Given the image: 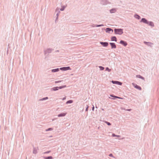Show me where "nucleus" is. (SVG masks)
Instances as JSON below:
<instances>
[{"label": "nucleus", "instance_id": "39", "mask_svg": "<svg viewBox=\"0 0 159 159\" xmlns=\"http://www.w3.org/2000/svg\"><path fill=\"white\" fill-rule=\"evenodd\" d=\"M94 107L93 105V107L92 108V111H93L94 110Z\"/></svg>", "mask_w": 159, "mask_h": 159}, {"label": "nucleus", "instance_id": "27", "mask_svg": "<svg viewBox=\"0 0 159 159\" xmlns=\"http://www.w3.org/2000/svg\"><path fill=\"white\" fill-rule=\"evenodd\" d=\"M136 77L138 78H140L141 79L144 80V78L141 76L140 75H136Z\"/></svg>", "mask_w": 159, "mask_h": 159}, {"label": "nucleus", "instance_id": "16", "mask_svg": "<svg viewBox=\"0 0 159 159\" xmlns=\"http://www.w3.org/2000/svg\"><path fill=\"white\" fill-rule=\"evenodd\" d=\"M91 26L93 27H99L104 26V25L103 24L98 25H95L94 24H93Z\"/></svg>", "mask_w": 159, "mask_h": 159}, {"label": "nucleus", "instance_id": "40", "mask_svg": "<svg viewBox=\"0 0 159 159\" xmlns=\"http://www.w3.org/2000/svg\"><path fill=\"white\" fill-rule=\"evenodd\" d=\"M66 99V97H64V98H62V100H65V99Z\"/></svg>", "mask_w": 159, "mask_h": 159}, {"label": "nucleus", "instance_id": "11", "mask_svg": "<svg viewBox=\"0 0 159 159\" xmlns=\"http://www.w3.org/2000/svg\"><path fill=\"white\" fill-rule=\"evenodd\" d=\"M112 82L113 84H117L120 85H121L122 83V82L117 81H112Z\"/></svg>", "mask_w": 159, "mask_h": 159}, {"label": "nucleus", "instance_id": "24", "mask_svg": "<svg viewBox=\"0 0 159 159\" xmlns=\"http://www.w3.org/2000/svg\"><path fill=\"white\" fill-rule=\"evenodd\" d=\"M44 159H52L53 158L52 156H49L48 157H44Z\"/></svg>", "mask_w": 159, "mask_h": 159}, {"label": "nucleus", "instance_id": "22", "mask_svg": "<svg viewBox=\"0 0 159 159\" xmlns=\"http://www.w3.org/2000/svg\"><path fill=\"white\" fill-rule=\"evenodd\" d=\"M110 96L114 98H113V99H115V98L121 99V98L120 97L114 95H113L112 94L110 95Z\"/></svg>", "mask_w": 159, "mask_h": 159}, {"label": "nucleus", "instance_id": "12", "mask_svg": "<svg viewBox=\"0 0 159 159\" xmlns=\"http://www.w3.org/2000/svg\"><path fill=\"white\" fill-rule=\"evenodd\" d=\"M132 85L134 86V88H135L139 89V90H141L142 89L139 86H138L137 84L133 83Z\"/></svg>", "mask_w": 159, "mask_h": 159}, {"label": "nucleus", "instance_id": "34", "mask_svg": "<svg viewBox=\"0 0 159 159\" xmlns=\"http://www.w3.org/2000/svg\"><path fill=\"white\" fill-rule=\"evenodd\" d=\"M58 19V16H57V17L56 18V19L55 20V22L56 23H57V21Z\"/></svg>", "mask_w": 159, "mask_h": 159}, {"label": "nucleus", "instance_id": "6", "mask_svg": "<svg viewBox=\"0 0 159 159\" xmlns=\"http://www.w3.org/2000/svg\"><path fill=\"white\" fill-rule=\"evenodd\" d=\"M143 43L146 45L147 46H148V47H150L151 48H152L153 46V43L150 42H148L146 41H144Z\"/></svg>", "mask_w": 159, "mask_h": 159}, {"label": "nucleus", "instance_id": "23", "mask_svg": "<svg viewBox=\"0 0 159 159\" xmlns=\"http://www.w3.org/2000/svg\"><path fill=\"white\" fill-rule=\"evenodd\" d=\"M48 99V97H46L45 98H42L40 99L39 100V101H43L44 100H45Z\"/></svg>", "mask_w": 159, "mask_h": 159}, {"label": "nucleus", "instance_id": "30", "mask_svg": "<svg viewBox=\"0 0 159 159\" xmlns=\"http://www.w3.org/2000/svg\"><path fill=\"white\" fill-rule=\"evenodd\" d=\"M106 71H107L109 72H110L111 71V69H109L108 67H107L106 68Z\"/></svg>", "mask_w": 159, "mask_h": 159}, {"label": "nucleus", "instance_id": "1", "mask_svg": "<svg viewBox=\"0 0 159 159\" xmlns=\"http://www.w3.org/2000/svg\"><path fill=\"white\" fill-rule=\"evenodd\" d=\"M140 22L148 24V25L152 27H153L154 26V23L153 22L148 21L145 18H142Z\"/></svg>", "mask_w": 159, "mask_h": 159}, {"label": "nucleus", "instance_id": "43", "mask_svg": "<svg viewBox=\"0 0 159 159\" xmlns=\"http://www.w3.org/2000/svg\"><path fill=\"white\" fill-rule=\"evenodd\" d=\"M52 137V136H50V137Z\"/></svg>", "mask_w": 159, "mask_h": 159}, {"label": "nucleus", "instance_id": "37", "mask_svg": "<svg viewBox=\"0 0 159 159\" xmlns=\"http://www.w3.org/2000/svg\"><path fill=\"white\" fill-rule=\"evenodd\" d=\"M122 109H124V110H125L126 111H130L131 110V109H127L126 110H125V109H124V108H122Z\"/></svg>", "mask_w": 159, "mask_h": 159}, {"label": "nucleus", "instance_id": "42", "mask_svg": "<svg viewBox=\"0 0 159 159\" xmlns=\"http://www.w3.org/2000/svg\"><path fill=\"white\" fill-rule=\"evenodd\" d=\"M102 111H103V110H104V109H103V108L102 109Z\"/></svg>", "mask_w": 159, "mask_h": 159}, {"label": "nucleus", "instance_id": "14", "mask_svg": "<svg viewBox=\"0 0 159 159\" xmlns=\"http://www.w3.org/2000/svg\"><path fill=\"white\" fill-rule=\"evenodd\" d=\"M111 45V48L112 49L116 48V44L115 43H109Z\"/></svg>", "mask_w": 159, "mask_h": 159}, {"label": "nucleus", "instance_id": "31", "mask_svg": "<svg viewBox=\"0 0 159 159\" xmlns=\"http://www.w3.org/2000/svg\"><path fill=\"white\" fill-rule=\"evenodd\" d=\"M99 68H100V69L101 70H104V68L102 66H99Z\"/></svg>", "mask_w": 159, "mask_h": 159}, {"label": "nucleus", "instance_id": "7", "mask_svg": "<svg viewBox=\"0 0 159 159\" xmlns=\"http://www.w3.org/2000/svg\"><path fill=\"white\" fill-rule=\"evenodd\" d=\"M60 69L61 70L66 71L68 70H70L71 69L70 66H67L61 67L60 68Z\"/></svg>", "mask_w": 159, "mask_h": 159}, {"label": "nucleus", "instance_id": "2", "mask_svg": "<svg viewBox=\"0 0 159 159\" xmlns=\"http://www.w3.org/2000/svg\"><path fill=\"white\" fill-rule=\"evenodd\" d=\"M115 34L121 35L123 33V30L122 29H115L114 30Z\"/></svg>", "mask_w": 159, "mask_h": 159}, {"label": "nucleus", "instance_id": "15", "mask_svg": "<svg viewBox=\"0 0 159 159\" xmlns=\"http://www.w3.org/2000/svg\"><path fill=\"white\" fill-rule=\"evenodd\" d=\"M55 12H57L56 14V16H58L59 15V14L60 13V11H59V8L58 7H57L56 9Z\"/></svg>", "mask_w": 159, "mask_h": 159}, {"label": "nucleus", "instance_id": "26", "mask_svg": "<svg viewBox=\"0 0 159 159\" xmlns=\"http://www.w3.org/2000/svg\"><path fill=\"white\" fill-rule=\"evenodd\" d=\"M65 8L66 7L65 6H61V8L60 9V10L61 11H63Z\"/></svg>", "mask_w": 159, "mask_h": 159}, {"label": "nucleus", "instance_id": "4", "mask_svg": "<svg viewBox=\"0 0 159 159\" xmlns=\"http://www.w3.org/2000/svg\"><path fill=\"white\" fill-rule=\"evenodd\" d=\"M66 85L61 86L60 87H54L51 89V90L57 91L59 89H61L62 88H66Z\"/></svg>", "mask_w": 159, "mask_h": 159}, {"label": "nucleus", "instance_id": "8", "mask_svg": "<svg viewBox=\"0 0 159 159\" xmlns=\"http://www.w3.org/2000/svg\"><path fill=\"white\" fill-rule=\"evenodd\" d=\"M39 150L38 147H33V153L34 154H36L38 153V150Z\"/></svg>", "mask_w": 159, "mask_h": 159}, {"label": "nucleus", "instance_id": "28", "mask_svg": "<svg viewBox=\"0 0 159 159\" xmlns=\"http://www.w3.org/2000/svg\"><path fill=\"white\" fill-rule=\"evenodd\" d=\"M53 130V129L52 128H49L46 130V131H51Z\"/></svg>", "mask_w": 159, "mask_h": 159}, {"label": "nucleus", "instance_id": "36", "mask_svg": "<svg viewBox=\"0 0 159 159\" xmlns=\"http://www.w3.org/2000/svg\"><path fill=\"white\" fill-rule=\"evenodd\" d=\"M89 106L88 105H87V107L86 108L85 111H87L88 110Z\"/></svg>", "mask_w": 159, "mask_h": 159}, {"label": "nucleus", "instance_id": "17", "mask_svg": "<svg viewBox=\"0 0 159 159\" xmlns=\"http://www.w3.org/2000/svg\"><path fill=\"white\" fill-rule=\"evenodd\" d=\"M111 40L112 41H117V39L116 36H113L111 37Z\"/></svg>", "mask_w": 159, "mask_h": 159}, {"label": "nucleus", "instance_id": "5", "mask_svg": "<svg viewBox=\"0 0 159 159\" xmlns=\"http://www.w3.org/2000/svg\"><path fill=\"white\" fill-rule=\"evenodd\" d=\"M100 3L103 5H106L110 4V2L107 0H101Z\"/></svg>", "mask_w": 159, "mask_h": 159}, {"label": "nucleus", "instance_id": "25", "mask_svg": "<svg viewBox=\"0 0 159 159\" xmlns=\"http://www.w3.org/2000/svg\"><path fill=\"white\" fill-rule=\"evenodd\" d=\"M73 102V101L72 100H68L66 102V104H70V103H71Z\"/></svg>", "mask_w": 159, "mask_h": 159}, {"label": "nucleus", "instance_id": "29", "mask_svg": "<svg viewBox=\"0 0 159 159\" xmlns=\"http://www.w3.org/2000/svg\"><path fill=\"white\" fill-rule=\"evenodd\" d=\"M112 136L117 137H120V136L119 135H116L115 134H112Z\"/></svg>", "mask_w": 159, "mask_h": 159}, {"label": "nucleus", "instance_id": "9", "mask_svg": "<svg viewBox=\"0 0 159 159\" xmlns=\"http://www.w3.org/2000/svg\"><path fill=\"white\" fill-rule=\"evenodd\" d=\"M106 32L107 33H111L113 32V30L111 28H107L106 29Z\"/></svg>", "mask_w": 159, "mask_h": 159}, {"label": "nucleus", "instance_id": "38", "mask_svg": "<svg viewBox=\"0 0 159 159\" xmlns=\"http://www.w3.org/2000/svg\"><path fill=\"white\" fill-rule=\"evenodd\" d=\"M109 156L110 157H113V155L111 153L109 155Z\"/></svg>", "mask_w": 159, "mask_h": 159}, {"label": "nucleus", "instance_id": "21", "mask_svg": "<svg viewBox=\"0 0 159 159\" xmlns=\"http://www.w3.org/2000/svg\"><path fill=\"white\" fill-rule=\"evenodd\" d=\"M116 9L112 8L110 10V13H112L116 12Z\"/></svg>", "mask_w": 159, "mask_h": 159}, {"label": "nucleus", "instance_id": "32", "mask_svg": "<svg viewBox=\"0 0 159 159\" xmlns=\"http://www.w3.org/2000/svg\"><path fill=\"white\" fill-rule=\"evenodd\" d=\"M62 81V80L56 81H55V84L61 82Z\"/></svg>", "mask_w": 159, "mask_h": 159}, {"label": "nucleus", "instance_id": "33", "mask_svg": "<svg viewBox=\"0 0 159 159\" xmlns=\"http://www.w3.org/2000/svg\"><path fill=\"white\" fill-rule=\"evenodd\" d=\"M50 152H51L50 151H48L43 152V154H45L48 153H50Z\"/></svg>", "mask_w": 159, "mask_h": 159}, {"label": "nucleus", "instance_id": "41", "mask_svg": "<svg viewBox=\"0 0 159 159\" xmlns=\"http://www.w3.org/2000/svg\"><path fill=\"white\" fill-rule=\"evenodd\" d=\"M56 118H54V119H52V121H54L55 120H56Z\"/></svg>", "mask_w": 159, "mask_h": 159}, {"label": "nucleus", "instance_id": "19", "mask_svg": "<svg viewBox=\"0 0 159 159\" xmlns=\"http://www.w3.org/2000/svg\"><path fill=\"white\" fill-rule=\"evenodd\" d=\"M66 114V113H63L61 114H60L58 115V116L60 117H62V116H65V115Z\"/></svg>", "mask_w": 159, "mask_h": 159}, {"label": "nucleus", "instance_id": "18", "mask_svg": "<svg viewBox=\"0 0 159 159\" xmlns=\"http://www.w3.org/2000/svg\"><path fill=\"white\" fill-rule=\"evenodd\" d=\"M60 69L59 68H56L55 69H53L51 70V72H58L59 70Z\"/></svg>", "mask_w": 159, "mask_h": 159}, {"label": "nucleus", "instance_id": "20", "mask_svg": "<svg viewBox=\"0 0 159 159\" xmlns=\"http://www.w3.org/2000/svg\"><path fill=\"white\" fill-rule=\"evenodd\" d=\"M134 17L135 18L138 20H139L140 19V16L137 14H135L134 15Z\"/></svg>", "mask_w": 159, "mask_h": 159}, {"label": "nucleus", "instance_id": "13", "mask_svg": "<svg viewBox=\"0 0 159 159\" xmlns=\"http://www.w3.org/2000/svg\"><path fill=\"white\" fill-rule=\"evenodd\" d=\"M100 43L104 47H107L108 45V43L107 42H100Z\"/></svg>", "mask_w": 159, "mask_h": 159}, {"label": "nucleus", "instance_id": "35", "mask_svg": "<svg viewBox=\"0 0 159 159\" xmlns=\"http://www.w3.org/2000/svg\"><path fill=\"white\" fill-rule=\"evenodd\" d=\"M105 123L107 125H111V124L107 121H106Z\"/></svg>", "mask_w": 159, "mask_h": 159}, {"label": "nucleus", "instance_id": "3", "mask_svg": "<svg viewBox=\"0 0 159 159\" xmlns=\"http://www.w3.org/2000/svg\"><path fill=\"white\" fill-rule=\"evenodd\" d=\"M53 50V49L51 48H46L44 50V54L45 55H46L47 54L50 53Z\"/></svg>", "mask_w": 159, "mask_h": 159}, {"label": "nucleus", "instance_id": "10", "mask_svg": "<svg viewBox=\"0 0 159 159\" xmlns=\"http://www.w3.org/2000/svg\"><path fill=\"white\" fill-rule=\"evenodd\" d=\"M120 43L122 45L125 47L128 44L127 43L126 41L123 40H121L120 41Z\"/></svg>", "mask_w": 159, "mask_h": 159}]
</instances>
